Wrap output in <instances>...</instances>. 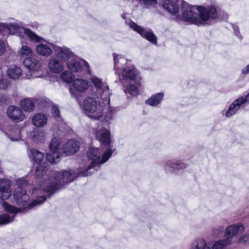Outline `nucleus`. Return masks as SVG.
<instances>
[{
	"label": "nucleus",
	"mask_w": 249,
	"mask_h": 249,
	"mask_svg": "<svg viewBox=\"0 0 249 249\" xmlns=\"http://www.w3.org/2000/svg\"><path fill=\"white\" fill-rule=\"evenodd\" d=\"M78 176L75 171L70 170L55 172L53 178H50L45 180L44 178H42L41 181H39L41 182L40 184L33 189L32 196L33 197H36V199L28 204L27 202L29 199V196L27 194L26 189L23 188L30 184L28 179L29 176L18 178L16 180L17 188L14 193V198L19 207L23 210L27 211L45 201L46 197L43 194L41 195V191L53 194L61 187L72 182Z\"/></svg>",
	"instance_id": "nucleus-1"
},
{
	"label": "nucleus",
	"mask_w": 249,
	"mask_h": 249,
	"mask_svg": "<svg viewBox=\"0 0 249 249\" xmlns=\"http://www.w3.org/2000/svg\"><path fill=\"white\" fill-rule=\"evenodd\" d=\"M95 136L101 143L106 148H95L90 146L87 152L88 164L84 169L80 168L79 175L88 176L97 171L100 165L107 162L111 157L113 150L110 147V133L103 126H98L95 131Z\"/></svg>",
	"instance_id": "nucleus-2"
},
{
	"label": "nucleus",
	"mask_w": 249,
	"mask_h": 249,
	"mask_svg": "<svg viewBox=\"0 0 249 249\" xmlns=\"http://www.w3.org/2000/svg\"><path fill=\"white\" fill-rule=\"evenodd\" d=\"M223 11H217L214 6H191L182 2L177 21L184 20L196 25L210 24L216 19L227 18L221 17Z\"/></svg>",
	"instance_id": "nucleus-3"
},
{
	"label": "nucleus",
	"mask_w": 249,
	"mask_h": 249,
	"mask_svg": "<svg viewBox=\"0 0 249 249\" xmlns=\"http://www.w3.org/2000/svg\"><path fill=\"white\" fill-rule=\"evenodd\" d=\"M101 98H99V106L97 108L96 101L92 97H87L83 103V107L88 115L91 119L94 120H101L103 118L102 111L105 109L104 107H109V105H105L100 102Z\"/></svg>",
	"instance_id": "nucleus-4"
},
{
	"label": "nucleus",
	"mask_w": 249,
	"mask_h": 249,
	"mask_svg": "<svg viewBox=\"0 0 249 249\" xmlns=\"http://www.w3.org/2000/svg\"><path fill=\"white\" fill-rule=\"evenodd\" d=\"M0 27L3 28H7L10 32H13V34H16L19 36L21 38H23L24 36H27L31 41L39 42L42 38L39 37L31 30L25 28H21L17 23H0Z\"/></svg>",
	"instance_id": "nucleus-5"
},
{
	"label": "nucleus",
	"mask_w": 249,
	"mask_h": 249,
	"mask_svg": "<svg viewBox=\"0 0 249 249\" xmlns=\"http://www.w3.org/2000/svg\"><path fill=\"white\" fill-rule=\"evenodd\" d=\"M90 80L95 86L96 95L98 98H101V103L103 101L105 105H109L110 92L107 84L95 76L91 77Z\"/></svg>",
	"instance_id": "nucleus-6"
},
{
	"label": "nucleus",
	"mask_w": 249,
	"mask_h": 249,
	"mask_svg": "<svg viewBox=\"0 0 249 249\" xmlns=\"http://www.w3.org/2000/svg\"><path fill=\"white\" fill-rule=\"evenodd\" d=\"M23 63L29 72V73L26 74L24 76V78L30 79L42 77L43 74L41 72V64L38 60L32 56L27 57L24 60Z\"/></svg>",
	"instance_id": "nucleus-7"
},
{
	"label": "nucleus",
	"mask_w": 249,
	"mask_h": 249,
	"mask_svg": "<svg viewBox=\"0 0 249 249\" xmlns=\"http://www.w3.org/2000/svg\"><path fill=\"white\" fill-rule=\"evenodd\" d=\"M72 85V87L70 89V93L72 97L79 100L82 94L88 89L89 84L85 79L77 78L73 81Z\"/></svg>",
	"instance_id": "nucleus-8"
},
{
	"label": "nucleus",
	"mask_w": 249,
	"mask_h": 249,
	"mask_svg": "<svg viewBox=\"0 0 249 249\" xmlns=\"http://www.w3.org/2000/svg\"><path fill=\"white\" fill-rule=\"evenodd\" d=\"M29 157L34 162L36 163L39 164L36 167V171L35 172V176L36 178V181L38 183L39 185L40 184L42 180V178H44V173L45 172L44 169H42V167L40 166V164L43 160L44 158V155L43 153L40 152L37 150L36 149H31L30 151Z\"/></svg>",
	"instance_id": "nucleus-9"
},
{
	"label": "nucleus",
	"mask_w": 249,
	"mask_h": 249,
	"mask_svg": "<svg viewBox=\"0 0 249 249\" xmlns=\"http://www.w3.org/2000/svg\"><path fill=\"white\" fill-rule=\"evenodd\" d=\"M125 23L128 25L131 29L139 33L142 36L145 38L153 44H156L157 43V38L151 30L145 29L143 27L138 25L134 22L129 19L126 20Z\"/></svg>",
	"instance_id": "nucleus-10"
},
{
	"label": "nucleus",
	"mask_w": 249,
	"mask_h": 249,
	"mask_svg": "<svg viewBox=\"0 0 249 249\" xmlns=\"http://www.w3.org/2000/svg\"><path fill=\"white\" fill-rule=\"evenodd\" d=\"M122 79L125 82H133V81H140L142 78L139 71L134 65L129 63L125 66L120 72Z\"/></svg>",
	"instance_id": "nucleus-11"
},
{
	"label": "nucleus",
	"mask_w": 249,
	"mask_h": 249,
	"mask_svg": "<svg viewBox=\"0 0 249 249\" xmlns=\"http://www.w3.org/2000/svg\"><path fill=\"white\" fill-rule=\"evenodd\" d=\"M67 68L74 72L84 71L86 73L89 72V67L88 63L84 59L77 58H72L67 63Z\"/></svg>",
	"instance_id": "nucleus-12"
},
{
	"label": "nucleus",
	"mask_w": 249,
	"mask_h": 249,
	"mask_svg": "<svg viewBox=\"0 0 249 249\" xmlns=\"http://www.w3.org/2000/svg\"><path fill=\"white\" fill-rule=\"evenodd\" d=\"M2 206L8 213L0 215V224L5 225L13 221L15 213L18 212V210L5 201L2 203Z\"/></svg>",
	"instance_id": "nucleus-13"
},
{
	"label": "nucleus",
	"mask_w": 249,
	"mask_h": 249,
	"mask_svg": "<svg viewBox=\"0 0 249 249\" xmlns=\"http://www.w3.org/2000/svg\"><path fill=\"white\" fill-rule=\"evenodd\" d=\"M182 3L178 0H163L162 2L163 8L174 16L177 20V17L180 11V6Z\"/></svg>",
	"instance_id": "nucleus-14"
},
{
	"label": "nucleus",
	"mask_w": 249,
	"mask_h": 249,
	"mask_svg": "<svg viewBox=\"0 0 249 249\" xmlns=\"http://www.w3.org/2000/svg\"><path fill=\"white\" fill-rule=\"evenodd\" d=\"M52 46L56 57L58 58H60L62 62L67 61L74 55V53L70 49L65 46L62 47L56 45H52Z\"/></svg>",
	"instance_id": "nucleus-15"
},
{
	"label": "nucleus",
	"mask_w": 249,
	"mask_h": 249,
	"mask_svg": "<svg viewBox=\"0 0 249 249\" xmlns=\"http://www.w3.org/2000/svg\"><path fill=\"white\" fill-rule=\"evenodd\" d=\"M7 114L8 117L15 123H18L23 121L25 116L19 107L11 106L7 109Z\"/></svg>",
	"instance_id": "nucleus-16"
},
{
	"label": "nucleus",
	"mask_w": 249,
	"mask_h": 249,
	"mask_svg": "<svg viewBox=\"0 0 249 249\" xmlns=\"http://www.w3.org/2000/svg\"><path fill=\"white\" fill-rule=\"evenodd\" d=\"M11 182L7 178H0V198L8 199L12 194Z\"/></svg>",
	"instance_id": "nucleus-17"
},
{
	"label": "nucleus",
	"mask_w": 249,
	"mask_h": 249,
	"mask_svg": "<svg viewBox=\"0 0 249 249\" xmlns=\"http://www.w3.org/2000/svg\"><path fill=\"white\" fill-rule=\"evenodd\" d=\"M186 168L184 162L179 160H169L164 166V169L167 173H178L180 170Z\"/></svg>",
	"instance_id": "nucleus-18"
},
{
	"label": "nucleus",
	"mask_w": 249,
	"mask_h": 249,
	"mask_svg": "<svg viewBox=\"0 0 249 249\" xmlns=\"http://www.w3.org/2000/svg\"><path fill=\"white\" fill-rule=\"evenodd\" d=\"M24 129H21L18 125H15L13 126H9L8 131H4L5 134L9 138V139L13 141H18L24 136L22 135L21 133L23 131Z\"/></svg>",
	"instance_id": "nucleus-19"
},
{
	"label": "nucleus",
	"mask_w": 249,
	"mask_h": 249,
	"mask_svg": "<svg viewBox=\"0 0 249 249\" xmlns=\"http://www.w3.org/2000/svg\"><path fill=\"white\" fill-rule=\"evenodd\" d=\"M80 142L75 140H70L63 144L62 152L67 155H71L77 152L80 147Z\"/></svg>",
	"instance_id": "nucleus-20"
},
{
	"label": "nucleus",
	"mask_w": 249,
	"mask_h": 249,
	"mask_svg": "<svg viewBox=\"0 0 249 249\" xmlns=\"http://www.w3.org/2000/svg\"><path fill=\"white\" fill-rule=\"evenodd\" d=\"M114 60V68L115 71V74L120 76V72L123 68L130 63L126 58L123 55L117 54L115 53L113 54Z\"/></svg>",
	"instance_id": "nucleus-21"
},
{
	"label": "nucleus",
	"mask_w": 249,
	"mask_h": 249,
	"mask_svg": "<svg viewBox=\"0 0 249 249\" xmlns=\"http://www.w3.org/2000/svg\"><path fill=\"white\" fill-rule=\"evenodd\" d=\"M27 137L36 143H42L45 140V131L37 128H34L29 134H27Z\"/></svg>",
	"instance_id": "nucleus-22"
},
{
	"label": "nucleus",
	"mask_w": 249,
	"mask_h": 249,
	"mask_svg": "<svg viewBox=\"0 0 249 249\" xmlns=\"http://www.w3.org/2000/svg\"><path fill=\"white\" fill-rule=\"evenodd\" d=\"M245 230V227L241 223L231 225L228 226L225 231L224 235L226 238L232 237L237 234L241 233Z\"/></svg>",
	"instance_id": "nucleus-23"
},
{
	"label": "nucleus",
	"mask_w": 249,
	"mask_h": 249,
	"mask_svg": "<svg viewBox=\"0 0 249 249\" xmlns=\"http://www.w3.org/2000/svg\"><path fill=\"white\" fill-rule=\"evenodd\" d=\"M48 66L51 72L54 73H59L64 69L62 61L56 56H53L49 61Z\"/></svg>",
	"instance_id": "nucleus-24"
},
{
	"label": "nucleus",
	"mask_w": 249,
	"mask_h": 249,
	"mask_svg": "<svg viewBox=\"0 0 249 249\" xmlns=\"http://www.w3.org/2000/svg\"><path fill=\"white\" fill-rule=\"evenodd\" d=\"M242 105L244 104L239 98L235 100L225 111V115L227 117H231L237 112Z\"/></svg>",
	"instance_id": "nucleus-25"
},
{
	"label": "nucleus",
	"mask_w": 249,
	"mask_h": 249,
	"mask_svg": "<svg viewBox=\"0 0 249 249\" xmlns=\"http://www.w3.org/2000/svg\"><path fill=\"white\" fill-rule=\"evenodd\" d=\"M134 84H130L128 85L124 86V91L128 97L135 96L138 94V88L140 86V81H133Z\"/></svg>",
	"instance_id": "nucleus-26"
},
{
	"label": "nucleus",
	"mask_w": 249,
	"mask_h": 249,
	"mask_svg": "<svg viewBox=\"0 0 249 249\" xmlns=\"http://www.w3.org/2000/svg\"><path fill=\"white\" fill-rule=\"evenodd\" d=\"M32 121L36 127H43L47 124V117L42 113H36L32 117Z\"/></svg>",
	"instance_id": "nucleus-27"
},
{
	"label": "nucleus",
	"mask_w": 249,
	"mask_h": 249,
	"mask_svg": "<svg viewBox=\"0 0 249 249\" xmlns=\"http://www.w3.org/2000/svg\"><path fill=\"white\" fill-rule=\"evenodd\" d=\"M164 97L163 92L157 93L151 96L145 101L146 104L151 106H156L161 103Z\"/></svg>",
	"instance_id": "nucleus-28"
},
{
	"label": "nucleus",
	"mask_w": 249,
	"mask_h": 249,
	"mask_svg": "<svg viewBox=\"0 0 249 249\" xmlns=\"http://www.w3.org/2000/svg\"><path fill=\"white\" fill-rule=\"evenodd\" d=\"M22 71L21 69L16 65H11L7 70L8 76L12 79H17L21 75Z\"/></svg>",
	"instance_id": "nucleus-29"
},
{
	"label": "nucleus",
	"mask_w": 249,
	"mask_h": 249,
	"mask_svg": "<svg viewBox=\"0 0 249 249\" xmlns=\"http://www.w3.org/2000/svg\"><path fill=\"white\" fill-rule=\"evenodd\" d=\"M232 239L230 237L225 239L219 240L214 243L211 249H225L231 243Z\"/></svg>",
	"instance_id": "nucleus-30"
},
{
	"label": "nucleus",
	"mask_w": 249,
	"mask_h": 249,
	"mask_svg": "<svg viewBox=\"0 0 249 249\" xmlns=\"http://www.w3.org/2000/svg\"><path fill=\"white\" fill-rule=\"evenodd\" d=\"M52 113L53 117L56 119L57 122H59V129L60 130H61V129H66L67 126L66 124L62 121L60 115L59 109L56 106H53L52 108Z\"/></svg>",
	"instance_id": "nucleus-31"
},
{
	"label": "nucleus",
	"mask_w": 249,
	"mask_h": 249,
	"mask_svg": "<svg viewBox=\"0 0 249 249\" xmlns=\"http://www.w3.org/2000/svg\"><path fill=\"white\" fill-rule=\"evenodd\" d=\"M50 150L51 151L62 152L63 144L61 141L58 138L54 137L52 139L50 144Z\"/></svg>",
	"instance_id": "nucleus-32"
},
{
	"label": "nucleus",
	"mask_w": 249,
	"mask_h": 249,
	"mask_svg": "<svg viewBox=\"0 0 249 249\" xmlns=\"http://www.w3.org/2000/svg\"><path fill=\"white\" fill-rule=\"evenodd\" d=\"M37 53L42 56H48L52 53V49L44 44H39L36 47Z\"/></svg>",
	"instance_id": "nucleus-33"
},
{
	"label": "nucleus",
	"mask_w": 249,
	"mask_h": 249,
	"mask_svg": "<svg viewBox=\"0 0 249 249\" xmlns=\"http://www.w3.org/2000/svg\"><path fill=\"white\" fill-rule=\"evenodd\" d=\"M22 109L26 112H31L35 109V105L33 101L30 98H25L20 102Z\"/></svg>",
	"instance_id": "nucleus-34"
},
{
	"label": "nucleus",
	"mask_w": 249,
	"mask_h": 249,
	"mask_svg": "<svg viewBox=\"0 0 249 249\" xmlns=\"http://www.w3.org/2000/svg\"><path fill=\"white\" fill-rule=\"evenodd\" d=\"M61 152L50 151L46 155V160L51 163H57L59 161Z\"/></svg>",
	"instance_id": "nucleus-35"
},
{
	"label": "nucleus",
	"mask_w": 249,
	"mask_h": 249,
	"mask_svg": "<svg viewBox=\"0 0 249 249\" xmlns=\"http://www.w3.org/2000/svg\"><path fill=\"white\" fill-rule=\"evenodd\" d=\"M194 249H211L210 246H208L206 241L203 239H198L193 243Z\"/></svg>",
	"instance_id": "nucleus-36"
},
{
	"label": "nucleus",
	"mask_w": 249,
	"mask_h": 249,
	"mask_svg": "<svg viewBox=\"0 0 249 249\" xmlns=\"http://www.w3.org/2000/svg\"><path fill=\"white\" fill-rule=\"evenodd\" d=\"M61 77L65 82L70 83L74 80L75 76L71 71H65L61 74Z\"/></svg>",
	"instance_id": "nucleus-37"
},
{
	"label": "nucleus",
	"mask_w": 249,
	"mask_h": 249,
	"mask_svg": "<svg viewBox=\"0 0 249 249\" xmlns=\"http://www.w3.org/2000/svg\"><path fill=\"white\" fill-rule=\"evenodd\" d=\"M19 55L23 57L32 56L33 52L30 47L27 45H22V47L19 52Z\"/></svg>",
	"instance_id": "nucleus-38"
},
{
	"label": "nucleus",
	"mask_w": 249,
	"mask_h": 249,
	"mask_svg": "<svg viewBox=\"0 0 249 249\" xmlns=\"http://www.w3.org/2000/svg\"><path fill=\"white\" fill-rule=\"evenodd\" d=\"M237 243L248 247L249 246V233H246L242 235L237 240Z\"/></svg>",
	"instance_id": "nucleus-39"
},
{
	"label": "nucleus",
	"mask_w": 249,
	"mask_h": 249,
	"mask_svg": "<svg viewBox=\"0 0 249 249\" xmlns=\"http://www.w3.org/2000/svg\"><path fill=\"white\" fill-rule=\"evenodd\" d=\"M112 112L110 110L108 112H107V114L105 115L104 118L103 123L101 125H102L103 124H105V125L106 124H109L110 123V121L112 120Z\"/></svg>",
	"instance_id": "nucleus-40"
},
{
	"label": "nucleus",
	"mask_w": 249,
	"mask_h": 249,
	"mask_svg": "<svg viewBox=\"0 0 249 249\" xmlns=\"http://www.w3.org/2000/svg\"><path fill=\"white\" fill-rule=\"evenodd\" d=\"M8 82L6 79L2 78L0 79V93L3 92V90L8 88Z\"/></svg>",
	"instance_id": "nucleus-41"
},
{
	"label": "nucleus",
	"mask_w": 249,
	"mask_h": 249,
	"mask_svg": "<svg viewBox=\"0 0 249 249\" xmlns=\"http://www.w3.org/2000/svg\"><path fill=\"white\" fill-rule=\"evenodd\" d=\"M157 0H141L140 2L145 6L153 5L157 3Z\"/></svg>",
	"instance_id": "nucleus-42"
},
{
	"label": "nucleus",
	"mask_w": 249,
	"mask_h": 249,
	"mask_svg": "<svg viewBox=\"0 0 249 249\" xmlns=\"http://www.w3.org/2000/svg\"><path fill=\"white\" fill-rule=\"evenodd\" d=\"M8 101V97L6 95H4L3 92L0 93V105L6 104Z\"/></svg>",
	"instance_id": "nucleus-43"
},
{
	"label": "nucleus",
	"mask_w": 249,
	"mask_h": 249,
	"mask_svg": "<svg viewBox=\"0 0 249 249\" xmlns=\"http://www.w3.org/2000/svg\"><path fill=\"white\" fill-rule=\"evenodd\" d=\"M232 29L234 31V34L236 35V36L240 39H241V36L240 35L239 31V28L235 24L232 25Z\"/></svg>",
	"instance_id": "nucleus-44"
},
{
	"label": "nucleus",
	"mask_w": 249,
	"mask_h": 249,
	"mask_svg": "<svg viewBox=\"0 0 249 249\" xmlns=\"http://www.w3.org/2000/svg\"><path fill=\"white\" fill-rule=\"evenodd\" d=\"M244 104L249 103V92L245 96L239 97Z\"/></svg>",
	"instance_id": "nucleus-45"
},
{
	"label": "nucleus",
	"mask_w": 249,
	"mask_h": 249,
	"mask_svg": "<svg viewBox=\"0 0 249 249\" xmlns=\"http://www.w3.org/2000/svg\"><path fill=\"white\" fill-rule=\"evenodd\" d=\"M5 51V46L3 41L0 40V56L2 55Z\"/></svg>",
	"instance_id": "nucleus-46"
},
{
	"label": "nucleus",
	"mask_w": 249,
	"mask_h": 249,
	"mask_svg": "<svg viewBox=\"0 0 249 249\" xmlns=\"http://www.w3.org/2000/svg\"><path fill=\"white\" fill-rule=\"evenodd\" d=\"M242 72L244 74L249 73V64L242 69Z\"/></svg>",
	"instance_id": "nucleus-47"
},
{
	"label": "nucleus",
	"mask_w": 249,
	"mask_h": 249,
	"mask_svg": "<svg viewBox=\"0 0 249 249\" xmlns=\"http://www.w3.org/2000/svg\"><path fill=\"white\" fill-rule=\"evenodd\" d=\"M3 170L2 168L1 167V161H0V174H2Z\"/></svg>",
	"instance_id": "nucleus-48"
},
{
	"label": "nucleus",
	"mask_w": 249,
	"mask_h": 249,
	"mask_svg": "<svg viewBox=\"0 0 249 249\" xmlns=\"http://www.w3.org/2000/svg\"><path fill=\"white\" fill-rule=\"evenodd\" d=\"M122 17L123 18H125V14H123L122 15Z\"/></svg>",
	"instance_id": "nucleus-49"
},
{
	"label": "nucleus",
	"mask_w": 249,
	"mask_h": 249,
	"mask_svg": "<svg viewBox=\"0 0 249 249\" xmlns=\"http://www.w3.org/2000/svg\"><path fill=\"white\" fill-rule=\"evenodd\" d=\"M193 245H192V249H194L193 248Z\"/></svg>",
	"instance_id": "nucleus-50"
}]
</instances>
